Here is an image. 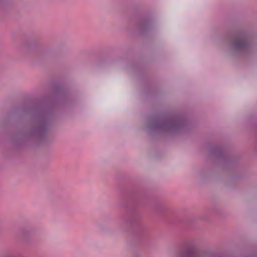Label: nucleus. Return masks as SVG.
<instances>
[{"instance_id": "nucleus-1", "label": "nucleus", "mask_w": 257, "mask_h": 257, "mask_svg": "<svg viewBox=\"0 0 257 257\" xmlns=\"http://www.w3.org/2000/svg\"><path fill=\"white\" fill-rule=\"evenodd\" d=\"M183 256L184 257H196L197 254L193 250L189 249Z\"/></svg>"}]
</instances>
